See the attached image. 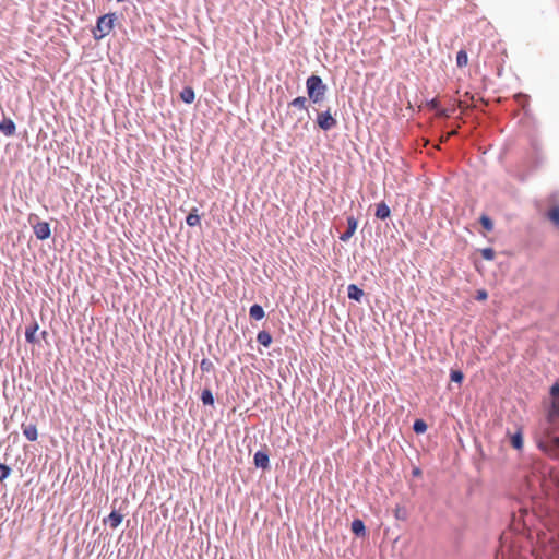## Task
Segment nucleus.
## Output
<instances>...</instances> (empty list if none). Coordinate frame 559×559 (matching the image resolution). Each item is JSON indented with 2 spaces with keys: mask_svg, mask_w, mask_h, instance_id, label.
<instances>
[{
  "mask_svg": "<svg viewBox=\"0 0 559 559\" xmlns=\"http://www.w3.org/2000/svg\"><path fill=\"white\" fill-rule=\"evenodd\" d=\"M306 90L309 99L313 104H320L325 98L328 86L323 83L321 76L312 74L306 81Z\"/></svg>",
  "mask_w": 559,
  "mask_h": 559,
  "instance_id": "nucleus-1",
  "label": "nucleus"
},
{
  "mask_svg": "<svg viewBox=\"0 0 559 559\" xmlns=\"http://www.w3.org/2000/svg\"><path fill=\"white\" fill-rule=\"evenodd\" d=\"M116 20V13H107L99 16L96 21L95 27L92 29L94 39L100 40L106 37L112 31Z\"/></svg>",
  "mask_w": 559,
  "mask_h": 559,
  "instance_id": "nucleus-2",
  "label": "nucleus"
},
{
  "mask_svg": "<svg viewBox=\"0 0 559 559\" xmlns=\"http://www.w3.org/2000/svg\"><path fill=\"white\" fill-rule=\"evenodd\" d=\"M317 124L323 131H330L337 126V120L332 116L330 109L318 114Z\"/></svg>",
  "mask_w": 559,
  "mask_h": 559,
  "instance_id": "nucleus-3",
  "label": "nucleus"
},
{
  "mask_svg": "<svg viewBox=\"0 0 559 559\" xmlns=\"http://www.w3.org/2000/svg\"><path fill=\"white\" fill-rule=\"evenodd\" d=\"M253 464L257 468H261L263 471H267L271 467L270 464V454L264 445V449L258 450L253 455Z\"/></svg>",
  "mask_w": 559,
  "mask_h": 559,
  "instance_id": "nucleus-4",
  "label": "nucleus"
},
{
  "mask_svg": "<svg viewBox=\"0 0 559 559\" xmlns=\"http://www.w3.org/2000/svg\"><path fill=\"white\" fill-rule=\"evenodd\" d=\"M346 222H347V226H346V230L343 231L338 238L341 241L343 242H346L349 240V238L354 235V233L356 231L357 229V225H358V221L357 218H355L353 215H349L347 216L346 218Z\"/></svg>",
  "mask_w": 559,
  "mask_h": 559,
  "instance_id": "nucleus-5",
  "label": "nucleus"
},
{
  "mask_svg": "<svg viewBox=\"0 0 559 559\" xmlns=\"http://www.w3.org/2000/svg\"><path fill=\"white\" fill-rule=\"evenodd\" d=\"M123 521V514L118 510L112 509L108 516L103 519L105 525H109L111 528H117Z\"/></svg>",
  "mask_w": 559,
  "mask_h": 559,
  "instance_id": "nucleus-6",
  "label": "nucleus"
},
{
  "mask_svg": "<svg viewBox=\"0 0 559 559\" xmlns=\"http://www.w3.org/2000/svg\"><path fill=\"white\" fill-rule=\"evenodd\" d=\"M34 234L37 237L38 240H45L47 239L50 234V225L47 222H38L34 227Z\"/></svg>",
  "mask_w": 559,
  "mask_h": 559,
  "instance_id": "nucleus-7",
  "label": "nucleus"
},
{
  "mask_svg": "<svg viewBox=\"0 0 559 559\" xmlns=\"http://www.w3.org/2000/svg\"><path fill=\"white\" fill-rule=\"evenodd\" d=\"M350 531L357 537H365L367 534L365 522L359 518L352 521Z\"/></svg>",
  "mask_w": 559,
  "mask_h": 559,
  "instance_id": "nucleus-8",
  "label": "nucleus"
},
{
  "mask_svg": "<svg viewBox=\"0 0 559 559\" xmlns=\"http://www.w3.org/2000/svg\"><path fill=\"white\" fill-rule=\"evenodd\" d=\"M16 126L14 121L10 118H3L0 121V133L4 134L5 136H12L15 133Z\"/></svg>",
  "mask_w": 559,
  "mask_h": 559,
  "instance_id": "nucleus-9",
  "label": "nucleus"
},
{
  "mask_svg": "<svg viewBox=\"0 0 559 559\" xmlns=\"http://www.w3.org/2000/svg\"><path fill=\"white\" fill-rule=\"evenodd\" d=\"M39 330V325L36 321H33L25 330V341L29 344L38 343V338L36 337V333Z\"/></svg>",
  "mask_w": 559,
  "mask_h": 559,
  "instance_id": "nucleus-10",
  "label": "nucleus"
},
{
  "mask_svg": "<svg viewBox=\"0 0 559 559\" xmlns=\"http://www.w3.org/2000/svg\"><path fill=\"white\" fill-rule=\"evenodd\" d=\"M390 215H391V210L384 201L377 204L374 216L378 219L384 221V219L389 218Z\"/></svg>",
  "mask_w": 559,
  "mask_h": 559,
  "instance_id": "nucleus-11",
  "label": "nucleus"
},
{
  "mask_svg": "<svg viewBox=\"0 0 559 559\" xmlns=\"http://www.w3.org/2000/svg\"><path fill=\"white\" fill-rule=\"evenodd\" d=\"M347 296L349 299L360 302L364 296V290L356 284H349L347 287Z\"/></svg>",
  "mask_w": 559,
  "mask_h": 559,
  "instance_id": "nucleus-12",
  "label": "nucleus"
},
{
  "mask_svg": "<svg viewBox=\"0 0 559 559\" xmlns=\"http://www.w3.org/2000/svg\"><path fill=\"white\" fill-rule=\"evenodd\" d=\"M23 435L28 441H36L38 438L37 427L34 424L22 425Z\"/></svg>",
  "mask_w": 559,
  "mask_h": 559,
  "instance_id": "nucleus-13",
  "label": "nucleus"
},
{
  "mask_svg": "<svg viewBox=\"0 0 559 559\" xmlns=\"http://www.w3.org/2000/svg\"><path fill=\"white\" fill-rule=\"evenodd\" d=\"M249 316L251 319L255 320V321H260L262 320L264 317H265V311L263 309V307L259 304H253L250 308H249Z\"/></svg>",
  "mask_w": 559,
  "mask_h": 559,
  "instance_id": "nucleus-14",
  "label": "nucleus"
},
{
  "mask_svg": "<svg viewBox=\"0 0 559 559\" xmlns=\"http://www.w3.org/2000/svg\"><path fill=\"white\" fill-rule=\"evenodd\" d=\"M427 107L431 110H436L438 117H442V118L449 117L447 109L440 108V103L437 98H432V99L428 100Z\"/></svg>",
  "mask_w": 559,
  "mask_h": 559,
  "instance_id": "nucleus-15",
  "label": "nucleus"
},
{
  "mask_svg": "<svg viewBox=\"0 0 559 559\" xmlns=\"http://www.w3.org/2000/svg\"><path fill=\"white\" fill-rule=\"evenodd\" d=\"M546 217L549 219V222L559 229V205L551 206L546 212Z\"/></svg>",
  "mask_w": 559,
  "mask_h": 559,
  "instance_id": "nucleus-16",
  "label": "nucleus"
},
{
  "mask_svg": "<svg viewBox=\"0 0 559 559\" xmlns=\"http://www.w3.org/2000/svg\"><path fill=\"white\" fill-rule=\"evenodd\" d=\"M273 337L270 332L262 330L257 334V342L263 347H269L272 344Z\"/></svg>",
  "mask_w": 559,
  "mask_h": 559,
  "instance_id": "nucleus-17",
  "label": "nucleus"
},
{
  "mask_svg": "<svg viewBox=\"0 0 559 559\" xmlns=\"http://www.w3.org/2000/svg\"><path fill=\"white\" fill-rule=\"evenodd\" d=\"M180 98L186 104H192L195 99L194 90L191 86H185L180 92Z\"/></svg>",
  "mask_w": 559,
  "mask_h": 559,
  "instance_id": "nucleus-18",
  "label": "nucleus"
},
{
  "mask_svg": "<svg viewBox=\"0 0 559 559\" xmlns=\"http://www.w3.org/2000/svg\"><path fill=\"white\" fill-rule=\"evenodd\" d=\"M510 444L515 450H521L523 448V433L521 430H518L510 436Z\"/></svg>",
  "mask_w": 559,
  "mask_h": 559,
  "instance_id": "nucleus-19",
  "label": "nucleus"
},
{
  "mask_svg": "<svg viewBox=\"0 0 559 559\" xmlns=\"http://www.w3.org/2000/svg\"><path fill=\"white\" fill-rule=\"evenodd\" d=\"M186 223L190 227H195V226L200 225L201 217L198 214V209L197 207L192 209L191 212L188 214V216L186 217Z\"/></svg>",
  "mask_w": 559,
  "mask_h": 559,
  "instance_id": "nucleus-20",
  "label": "nucleus"
},
{
  "mask_svg": "<svg viewBox=\"0 0 559 559\" xmlns=\"http://www.w3.org/2000/svg\"><path fill=\"white\" fill-rule=\"evenodd\" d=\"M288 109L290 107L297 108L299 110H308L307 107V98L305 96H298L288 103Z\"/></svg>",
  "mask_w": 559,
  "mask_h": 559,
  "instance_id": "nucleus-21",
  "label": "nucleus"
},
{
  "mask_svg": "<svg viewBox=\"0 0 559 559\" xmlns=\"http://www.w3.org/2000/svg\"><path fill=\"white\" fill-rule=\"evenodd\" d=\"M200 399L204 405H209V406L214 405L215 400H214L213 392L210 388H204L202 390Z\"/></svg>",
  "mask_w": 559,
  "mask_h": 559,
  "instance_id": "nucleus-22",
  "label": "nucleus"
},
{
  "mask_svg": "<svg viewBox=\"0 0 559 559\" xmlns=\"http://www.w3.org/2000/svg\"><path fill=\"white\" fill-rule=\"evenodd\" d=\"M428 425L423 418H417L413 423V431L416 435H423L427 431Z\"/></svg>",
  "mask_w": 559,
  "mask_h": 559,
  "instance_id": "nucleus-23",
  "label": "nucleus"
},
{
  "mask_svg": "<svg viewBox=\"0 0 559 559\" xmlns=\"http://www.w3.org/2000/svg\"><path fill=\"white\" fill-rule=\"evenodd\" d=\"M548 416L550 420H559V399L551 401Z\"/></svg>",
  "mask_w": 559,
  "mask_h": 559,
  "instance_id": "nucleus-24",
  "label": "nucleus"
},
{
  "mask_svg": "<svg viewBox=\"0 0 559 559\" xmlns=\"http://www.w3.org/2000/svg\"><path fill=\"white\" fill-rule=\"evenodd\" d=\"M450 380L454 383L462 384L464 380V373L460 369H451L450 370Z\"/></svg>",
  "mask_w": 559,
  "mask_h": 559,
  "instance_id": "nucleus-25",
  "label": "nucleus"
},
{
  "mask_svg": "<svg viewBox=\"0 0 559 559\" xmlns=\"http://www.w3.org/2000/svg\"><path fill=\"white\" fill-rule=\"evenodd\" d=\"M394 516L396 520L405 521L408 518V511L403 506H396V508L394 509Z\"/></svg>",
  "mask_w": 559,
  "mask_h": 559,
  "instance_id": "nucleus-26",
  "label": "nucleus"
},
{
  "mask_svg": "<svg viewBox=\"0 0 559 559\" xmlns=\"http://www.w3.org/2000/svg\"><path fill=\"white\" fill-rule=\"evenodd\" d=\"M468 62V57H467V52L463 49H461L460 51H457L456 53V66L459 68H463L467 64Z\"/></svg>",
  "mask_w": 559,
  "mask_h": 559,
  "instance_id": "nucleus-27",
  "label": "nucleus"
},
{
  "mask_svg": "<svg viewBox=\"0 0 559 559\" xmlns=\"http://www.w3.org/2000/svg\"><path fill=\"white\" fill-rule=\"evenodd\" d=\"M11 473H12V468L8 464L0 463V481L1 483L3 480H5L7 478H9Z\"/></svg>",
  "mask_w": 559,
  "mask_h": 559,
  "instance_id": "nucleus-28",
  "label": "nucleus"
},
{
  "mask_svg": "<svg viewBox=\"0 0 559 559\" xmlns=\"http://www.w3.org/2000/svg\"><path fill=\"white\" fill-rule=\"evenodd\" d=\"M480 253H481V257L485 259V260H492L495 258V250L492 247H484L481 250H480Z\"/></svg>",
  "mask_w": 559,
  "mask_h": 559,
  "instance_id": "nucleus-29",
  "label": "nucleus"
},
{
  "mask_svg": "<svg viewBox=\"0 0 559 559\" xmlns=\"http://www.w3.org/2000/svg\"><path fill=\"white\" fill-rule=\"evenodd\" d=\"M200 368L203 372H210L214 369V365L210 359L203 358L200 362Z\"/></svg>",
  "mask_w": 559,
  "mask_h": 559,
  "instance_id": "nucleus-30",
  "label": "nucleus"
},
{
  "mask_svg": "<svg viewBox=\"0 0 559 559\" xmlns=\"http://www.w3.org/2000/svg\"><path fill=\"white\" fill-rule=\"evenodd\" d=\"M480 224L481 226L486 229V230H491L493 228V222L492 219L487 216V215H483L480 217Z\"/></svg>",
  "mask_w": 559,
  "mask_h": 559,
  "instance_id": "nucleus-31",
  "label": "nucleus"
},
{
  "mask_svg": "<svg viewBox=\"0 0 559 559\" xmlns=\"http://www.w3.org/2000/svg\"><path fill=\"white\" fill-rule=\"evenodd\" d=\"M549 394L552 397V401H555L556 399H559V382H555L550 386Z\"/></svg>",
  "mask_w": 559,
  "mask_h": 559,
  "instance_id": "nucleus-32",
  "label": "nucleus"
},
{
  "mask_svg": "<svg viewBox=\"0 0 559 559\" xmlns=\"http://www.w3.org/2000/svg\"><path fill=\"white\" fill-rule=\"evenodd\" d=\"M488 298V293L486 289L481 288L476 290L475 299L477 301H485Z\"/></svg>",
  "mask_w": 559,
  "mask_h": 559,
  "instance_id": "nucleus-33",
  "label": "nucleus"
},
{
  "mask_svg": "<svg viewBox=\"0 0 559 559\" xmlns=\"http://www.w3.org/2000/svg\"><path fill=\"white\" fill-rule=\"evenodd\" d=\"M421 474H423V472L418 466L413 467V469H412L413 477H420Z\"/></svg>",
  "mask_w": 559,
  "mask_h": 559,
  "instance_id": "nucleus-34",
  "label": "nucleus"
},
{
  "mask_svg": "<svg viewBox=\"0 0 559 559\" xmlns=\"http://www.w3.org/2000/svg\"><path fill=\"white\" fill-rule=\"evenodd\" d=\"M302 121H304V117L302 116L298 117L296 123L294 124V128H297V123L302 122Z\"/></svg>",
  "mask_w": 559,
  "mask_h": 559,
  "instance_id": "nucleus-35",
  "label": "nucleus"
},
{
  "mask_svg": "<svg viewBox=\"0 0 559 559\" xmlns=\"http://www.w3.org/2000/svg\"><path fill=\"white\" fill-rule=\"evenodd\" d=\"M105 251H106V253H108L109 255L111 254L110 247H105Z\"/></svg>",
  "mask_w": 559,
  "mask_h": 559,
  "instance_id": "nucleus-36",
  "label": "nucleus"
},
{
  "mask_svg": "<svg viewBox=\"0 0 559 559\" xmlns=\"http://www.w3.org/2000/svg\"><path fill=\"white\" fill-rule=\"evenodd\" d=\"M555 443L559 448V436L555 438Z\"/></svg>",
  "mask_w": 559,
  "mask_h": 559,
  "instance_id": "nucleus-37",
  "label": "nucleus"
},
{
  "mask_svg": "<svg viewBox=\"0 0 559 559\" xmlns=\"http://www.w3.org/2000/svg\"><path fill=\"white\" fill-rule=\"evenodd\" d=\"M47 335V332L46 331H43L41 332V336L45 337Z\"/></svg>",
  "mask_w": 559,
  "mask_h": 559,
  "instance_id": "nucleus-38",
  "label": "nucleus"
},
{
  "mask_svg": "<svg viewBox=\"0 0 559 559\" xmlns=\"http://www.w3.org/2000/svg\"><path fill=\"white\" fill-rule=\"evenodd\" d=\"M91 248L93 249V251H95V252H96V249H97V247H96V246H93V247H91Z\"/></svg>",
  "mask_w": 559,
  "mask_h": 559,
  "instance_id": "nucleus-39",
  "label": "nucleus"
},
{
  "mask_svg": "<svg viewBox=\"0 0 559 559\" xmlns=\"http://www.w3.org/2000/svg\"><path fill=\"white\" fill-rule=\"evenodd\" d=\"M308 127V121H305L304 128Z\"/></svg>",
  "mask_w": 559,
  "mask_h": 559,
  "instance_id": "nucleus-40",
  "label": "nucleus"
},
{
  "mask_svg": "<svg viewBox=\"0 0 559 559\" xmlns=\"http://www.w3.org/2000/svg\"><path fill=\"white\" fill-rule=\"evenodd\" d=\"M502 559H504V554H501Z\"/></svg>",
  "mask_w": 559,
  "mask_h": 559,
  "instance_id": "nucleus-41",
  "label": "nucleus"
},
{
  "mask_svg": "<svg viewBox=\"0 0 559 559\" xmlns=\"http://www.w3.org/2000/svg\"><path fill=\"white\" fill-rule=\"evenodd\" d=\"M496 559H499V556L497 555Z\"/></svg>",
  "mask_w": 559,
  "mask_h": 559,
  "instance_id": "nucleus-42",
  "label": "nucleus"
}]
</instances>
